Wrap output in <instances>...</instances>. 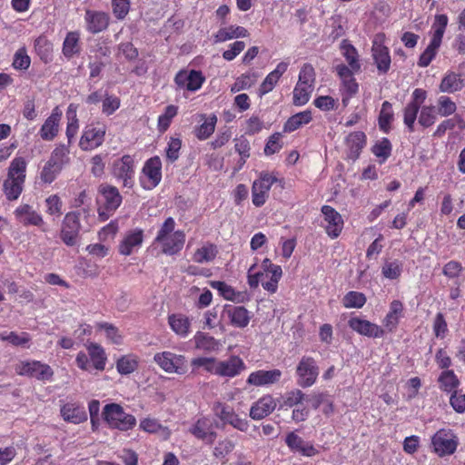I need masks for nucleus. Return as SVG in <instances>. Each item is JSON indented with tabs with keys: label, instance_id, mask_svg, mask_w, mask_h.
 Returning a JSON list of instances; mask_svg holds the SVG:
<instances>
[{
	"label": "nucleus",
	"instance_id": "obj_1",
	"mask_svg": "<svg viewBox=\"0 0 465 465\" xmlns=\"http://www.w3.org/2000/svg\"><path fill=\"white\" fill-rule=\"evenodd\" d=\"M193 369L203 367L208 373L225 379L239 376L246 369L243 360L238 355H230L227 359L215 357H197L191 361Z\"/></svg>",
	"mask_w": 465,
	"mask_h": 465
},
{
	"label": "nucleus",
	"instance_id": "obj_2",
	"mask_svg": "<svg viewBox=\"0 0 465 465\" xmlns=\"http://www.w3.org/2000/svg\"><path fill=\"white\" fill-rule=\"evenodd\" d=\"M176 223L173 217H168L162 223L153 239V245L160 247L161 253L173 256L183 248L186 235L183 230H175Z\"/></svg>",
	"mask_w": 465,
	"mask_h": 465
},
{
	"label": "nucleus",
	"instance_id": "obj_3",
	"mask_svg": "<svg viewBox=\"0 0 465 465\" xmlns=\"http://www.w3.org/2000/svg\"><path fill=\"white\" fill-rule=\"evenodd\" d=\"M256 264H253L248 270V284L252 289H256L261 283L262 288L274 293L277 292L279 281L282 275V270L280 265L274 264L268 258L262 262V271L252 272Z\"/></svg>",
	"mask_w": 465,
	"mask_h": 465
},
{
	"label": "nucleus",
	"instance_id": "obj_4",
	"mask_svg": "<svg viewBox=\"0 0 465 465\" xmlns=\"http://www.w3.org/2000/svg\"><path fill=\"white\" fill-rule=\"evenodd\" d=\"M27 162L22 156H15L7 169L3 183V191L8 201H15L21 195L26 178Z\"/></svg>",
	"mask_w": 465,
	"mask_h": 465
},
{
	"label": "nucleus",
	"instance_id": "obj_5",
	"mask_svg": "<svg viewBox=\"0 0 465 465\" xmlns=\"http://www.w3.org/2000/svg\"><path fill=\"white\" fill-rule=\"evenodd\" d=\"M102 417L110 429L120 431H128L136 426V418L125 412L124 409L118 403H108L102 411Z\"/></svg>",
	"mask_w": 465,
	"mask_h": 465
},
{
	"label": "nucleus",
	"instance_id": "obj_6",
	"mask_svg": "<svg viewBox=\"0 0 465 465\" xmlns=\"http://www.w3.org/2000/svg\"><path fill=\"white\" fill-rule=\"evenodd\" d=\"M98 193L101 196L97 209L98 219L101 222H105L114 214L122 204L123 197L117 187L107 183L100 184Z\"/></svg>",
	"mask_w": 465,
	"mask_h": 465
},
{
	"label": "nucleus",
	"instance_id": "obj_7",
	"mask_svg": "<svg viewBox=\"0 0 465 465\" xmlns=\"http://www.w3.org/2000/svg\"><path fill=\"white\" fill-rule=\"evenodd\" d=\"M15 371L19 376H25L43 382L52 381L54 374L50 365L37 360L20 361L15 364Z\"/></svg>",
	"mask_w": 465,
	"mask_h": 465
},
{
	"label": "nucleus",
	"instance_id": "obj_8",
	"mask_svg": "<svg viewBox=\"0 0 465 465\" xmlns=\"http://www.w3.org/2000/svg\"><path fill=\"white\" fill-rule=\"evenodd\" d=\"M275 183H283L273 173L262 171L259 173L252 185V202L256 207L262 206L269 198V193Z\"/></svg>",
	"mask_w": 465,
	"mask_h": 465
},
{
	"label": "nucleus",
	"instance_id": "obj_9",
	"mask_svg": "<svg viewBox=\"0 0 465 465\" xmlns=\"http://www.w3.org/2000/svg\"><path fill=\"white\" fill-rule=\"evenodd\" d=\"M111 173L117 181L122 182L123 187L132 189L134 186V157L124 154L121 158L115 159L112 163Z\"/></svg>",
	"mask_w": 465,
	"mask_h": 465
},
{
	"label": "nucleus",
	"instance_id": "obj_10",
	"mask_svg": "<svg viewBox=\"0 0 465 465\" xmlns=\"http://www.w3.org/2000/svg\"><path fill=\"white\" fill-rule=\"evenodd\" d=\"M458 445V437L450 429H440L431 437L432 451L440 458L452 455Z\"/></svg>",
	"mask_w": 465,
	"mask_h": 465
},
{
	"label": "nucleus",
	"instance_id": "obj_11",
	"mask_svg": "<svg viewBox=\"0 0 465 465\" xmlns=\"http://www.w3.org/2000/svg\"><path fill=\"white\" fill-rule=\"evenodd\" d=\"M106 131V125L100 122L85 125L79 140L80 149L87 152L100 147L105 140Z\"/></svg>",
	"mask_w": 465,
	"mask_h": 465
},
{
	"label": "nucleus",
	"instance_id": "obj_12",
	"mask_svg": "<svg viewBox=\"0 0 465 465\" xmlns=\"http://www.w3.org/2000/svg\"><path fill=\"white\" fill-rule=\"evenodd\" d=\"M153 361L167 373L183 375L188 371L186 357L170 351L156 352L153 356Z\"/></svg>",
	"mask_w": 465,
	"mask_h": 465
},
{
	"label": "nucleus",
	"instance_id": "obj_13",
	"mask_svg": "<svg viewBox=\"0 0 465 465\" xmlns=\"http://www.w3.org/2000/svg\"><path fill=\"white\" fill-rule=\"evenodd\" d=\"M386 35L382 32L374 35L371 41V56L380 74H387L391 69V57L385 45Z\"/></svg>",
	"mask_w": 465,
	"mask_h": 465
},
{
	"label": "nucleus",
	"instance_id": "obj_14",
	"mask_svg": "<svg viewBox=\"0 0 465 465\" xmlns=\"http://www.w3.org/2000/svg\"><path fill=\"white\" fill-rule=\"evenodd\" d=\"M213 411L223 425H230L242 432L249 430V420L242 418L231 405L218 401L214 403Z\"/></svg>",
	"mask_w": 465,
	"mask_h": 465
},
{
	"label": "nucleus",
	"instance_id": "obj_15",
	"mask_svg": "<svg viewBox=\"0 0 465 465\" xmlns=\"http://www.w3.org/2000/svg\"><path fill=\"white\" fill-rule=\"evenodd\" d=\"M81 228L80 213L77 211L67 213L62 222L60 239L68 247L76 245Z\"/></svg>",
	"mask_w": 465,
	"mask_h": 465
},
{
	"label": "nucleus",
	"instance_id": "obj_16",
	"mask_svg": "<svg viewBox=\"0 0 465 465\" xmlns=\"http://www.w3.org/2000/svg\"><path fill=\"white\" fill-rule=\"evenodd\" d=\"M162 161L157 155L147 159L142 168L141 185L145 190H152L162 181Z\"/></svg>",
	"mask_w": 465,
	"mask_h": 465
},
{
	"label": "nucleus",
	"instance_id": "obj_17",
	"mask_svg": "<svg viewBox=\"0 0 465 465\" xmlns=\"http://www.w3.org/2000/svg\"><path fill=\"white\" fill-rule=\"evenodd\" d=\"M205 80V76L200 70L181 69L174 75L173 83L177 90L193 93L202 88Z\"/></svg>",
	"mask_w": 465,
	"mask_h": 465
},
{
	"label": "nucleus",
	"instance_id": "obj_18",
	"mask_svg": "<svg viewBox=\"0 0 465 465\" xmlns=\"http://www.w3.org/2000/svg\"><path fill=\"white\" fill-rule=\"evenodd\" d=\"M297 383L302 388L312 386L319 376V366L312 356H302L296 367Z\"/></svg>",
	"mask_w": 465,
	"mask_h": 465
},
{
	"label": "nucleus",
	"instance_id": "obj_19",
	"mask_svg": "<svg viewBox=\"0 0 465 465\" xmlns=\"http://www.w3.org/2000/svg\"><path fill=\"white\" fill-rule=\"evenodd\" d=\"M189 432L194 438L208 445L213 444L218 435L213 421L209 416L199 417L190 427Z\"/></svg>",
	"mask_w": 465,
	"mask_h": 465
},
{
	"label": "nucleus",
	"instance_id": "obj_20",
	"mask_svg": "<svg viewBox=\"0 0 465 465\" xmlns=\"http://www.w3.org/2000/svg\"><path fill=\"white\" fill-rule=\"evenodd\" d=\"M321 212L323 215L322 227L331 239H337L344 227V221L341 214L330 205H322Z\"/></svg>",
	"mask_w": 465,
	"mask_h": 465
},
{
	"label": "nucleus",
	"instance_id": "obj_21",
	"mask_svg": "<svg viewBox=\"0 0 465 465\" xmlns=\"http://www.w3.org/2000/svg\"><path fill=\"white\" fill-rule=\"evenodd\" d=\"M348 326L360 335L369 338L376 339L385 336V331L381 326L357 316L349 319Z\"/></svg>",
	"mask_w": 465,
	"mask_h": 465
},
{
	"label": "nucleus",
	"instance_id": "obj_22",
	"mask_svg": "<svg viewBox=\"0 0 465 465\" xmlns=\"http://www.w3.org/2000/svg\"><path fill=\"white\" fill-rule=\"evenodd\" d=\"M404 304L400 300H392L389 305V311L382 319V328L386 333L394 332L401 320L404 317Z\"/></svg>",
	"mask_w": 465,
	"mask_h": 465
},
{
	"label": "nucleus",
	"instance_id": "obj_23",
	"mask_svg": "<svg viewBox=\"0 0 465 465\" xmlns=\"http://www.w3.org/2000/svg\"><path fill=\"white\" fill-rule=\"evenodd\" d=\"M62 116L63 112L60 106L54 107L39 130V135L44 141H53L58 135Z\"/></svg>",
	"mask_w": 465,
	"mask_h": 465
},
{
	"label": "nucleus",
	"instance_id": "obj_24",
	"mask_svg": "<svg viewBox=\"0 0 465 465\" xmlns=\"http://www.w3.org/2000/svg\"><path fill=\"white\" fill-rule=\"evenodd\" d=\"M284 441L289 450L293 453H298L304 457H313L319 453V450L312 442L304 440L294 431L289 432Z\"/></svg>",
	"mask_w": 465,
	"mask_h": 465
},
{
	"label": "nucleus",
	"instance_id": "obj_25",
	"mask_svg": "<svg viewBox=\"0 0 465 465\" xmlns=\"http://www.w3.org/2000/svg\"><path fill=\"white\" fill-rule=\"evenodd\" d=\"M85 28L91 34L105 31L110 24V15L103 11L87 9L84 14Z\"/></svg>",
	"mask_w": 465,
	"mask_h": 465
},
{
	"label": "nucleus",
	"instance_id": "obj_26",
	"mask_svg": "<svg viewBox=\"0 0 465 465\" xmlns=\"http://www.w3.org/2000/svg\"><path fill=\"white\" fill-rule=\"evenodd\" d=\"M143 238L144 232L141 228H135L126 232L118 245L119 253L124 256L131 255L135 250L142 246Z\"/></svg>",
	"mask_w": 465,
	"mask_h": 465
},
{
	"label": "nucleus",
	"instance_id": "obj_27",
	"mask_svg": "<svg viewBox=\"0 0 465 465\" xmlns=\"http://www.w3.org/2000/svg\"><path fill=\"white\" fill-rule=\"evenodd\" d=\"M282 371L279 369L258 370L250 373L246 383L251 386L263 387L279 382L282 378Z\"/></svg>",
	"mask_w": 465,
	"mask_h": 465
},
{
	"label": "nucleus",
	"instance_id": "obj_28",
	"mask_svg": "<svg viewBox=\"0 0 465 465\" xmlns=\"http://www.w3.org/2000/svg\"><path fill=\"white\" fill-rule=\"evenodd\" d=\"M209 284L213 289L217 290L219 295L226 301L242 303L250 300V296L246 291H236L232 286L229 285L225 282L211 281Z\"/></svg>",
	"mask_w": 465,
	"mask_h": 465
},
{
	"label": "nucleus",
	"instance_id": "obj_29",
	"mask_svg": "<svg viewBox=\"0 0 465 465\" xmlns=\"http://www.w3.org/2000/svg\"><path fill=\"white\" fill-rule=\"evenodd\" d=\"M276 401L274 398L266 394L252 403L250 408V417L254 420H260L269 416L276 408Z\"/></svg>",
	"mask_w": 465,
	"mask_h": 465
},
{
	"label": "nucleus",
	"instance_id": "obj_30",
	"mask_svg": "<svg viewBox=\"0 0 465 465\" xmlns=\"http://www.w3.org/2000/svg\"><path fill=\"white\" fill-rule=\"evenodd\" d=\"M167 322L173 332L182 339L187 338L191 333L192 321L182 312L169 314Z\"/></svg>",
	"mask_w": 465,
	"mask_h": 465
},
{
	"label": "nucleus",
	"instance_id": "obj_31",
	"mask_svg": "<svg viewBox=\"0 0 465 465\" xmlns=\"http://www.w3.org/2000/svg\"><path fill=\"white\" fill-rule=\"evenodd\" d=\"M15 219L24 226L41 227L45 222L40 213L33 209L29 204H21L14 212Z\"/></svg>",
	"mask_w": 465,
	"mask_h": 465
},
{
	"label": "nucleus",
	"instance_id": "obj_32",
	"mask_svg": "<svg viewBox=\"0 0 465 465\" xmlns=\"http://www.w3.org/2000/svg\"><path fill=\"white\" fill-rule=\"evenodd\" d=\"M60 413L64 420L80 424L87 420L84 408L76 402H67L61 406Z\"/></svg>",
	"mask_w": 465,
	"mask_h": 465
},
{
	"label": "nucleus",
	"instance_id": "obj_33",
	"mask_svg": "<svg viewBox=\"0 0 465 465\" xmlns=\"http://www.w3.org/2000/svg\"><path fill=\"white\" fill-rule=\"evenodd\" d=\"M225 312L230 323L236 328L243 329L251 321V312L243 306H226Z\"/></svg>",
	"mask_w": 465,
	"mask_h": 465
},
{
	"label": "nucleus",
	"instance_id": "obj_34",
	"mask_svg": "<svg viewBox=\"0 0 465 465\" xmlns=\"http://www.w3.org/2000/svg\"><path fill=\"white\" fill-rule=\"evenodd\" d=\"M366 134L361 131L352 132L345 139L348 148V157L351 160L359 158L362 149L366 145Z\"/></svg>",
	"mask_w": 465,
	"mask_h": 465
},
{
	"label": "nucleus",
	"instance_id": "obj_35",
	"mask_svg": "<svg viewBox=\"0 0 465 465\" xmlns=\"http://www.w3.org/2000/svg\"><path fill=\"white\" fill-rule=\"evenodd\" d=\"M464 85L465 83L460 74L447 71L439 84V90L441 93L454 94L462 90Z\"/></svg>",
	"mask_w": 465,
	"mask_h": 465
},
{
	"label": "nucleus",
	"instance_id": "obj_36",
	"mask_svg": "<svg viewBox=\"0 0 465 465\" xmlns=\"http://www.w3.org/2000/svg\"><path fill=\"white\" fill-rule=\"evenodd\" d=\"M289 64L281 62L277 64L276 68L269 73L260 85V94L263 95L273 90L280 78L287 71Z\"/></svg>",
	"mask_w": 465,
	"mask_h": 465
},
{
	"label": "nucleus",
	"instance_id": "obj_37",
	"mask_svg": "<svg viewBox=\"0 0 465 465\" xmlns=\"http://www.w3.org/2000/svg\"><path fill=\"white\" fill-rule=\"evenodd\" d=\"M249 36V32L246 28L240 25H230L227 27L220 28L213 35L214 43H223L234 38H243Z\"/></svg>",
	"mask_w": 465,
	"mask_h": 465
},
{
	"label": "nucleus",
	"instance_id": "obj_38",
	"mask_svg": "<svg viewBox=\"0 0 465 465\" xmlns=\"http://www.w3.org/2000/svg\"><path fill=\"white\" fill-rule=\"evenodd\" d=\"M86 350L94 369L99 371H104L107 362L104 349L98 343L91 342L86 346Z\"/></svg>",
	"mask_w": 465,
	"mask_h": 465
},
{
	"label": "nucleus",
	"instance_id": "obj_39",
	"mask_svg": "<svg viewBox=\"0 0 465 465\" xmlns=\"http://www.w3.org/2000/svg\"><path fill=\"white\" fill-rule=\"evenodd\" d=\"M218 252L219 250L215 243L206 242L194 251L192 260L197 263L212 262L216 258Z\"/></svg>",
	"mask_w": 465,
	"mask_h": 465
},
{
	"label": "nucleus",
	"instance_id": "obj_40",
	"mask_svg": "<svg viewBox=\"0 0 465 465\" xmlns=\"http://www.w3.org/2000/svg\"><path fill=\"white\" fill-rule=\"evenodd\" d=\"M66 129L65 135L67 138V144L71 145L75 139V136L79 130V119L77 117V105L70 104L66 111Z\"/></svg>",
	"mask_w": 465,
	"mask_h": 465
},
{
	"label": "nucleus",
	"instance_id": "obj_41",
	"mask_svg": "<svg viewBox=\"0 0 465 465\" xmlns=\"http://www.w3.org/2000/svg\"><path fill=\"white\" fill-rule=\"evenodd\" d=\"M199 117L201 120H204V122L199 126H196L193 133L198 140L205 141L211 137L215 131L217 116L214 114H212L206 117L204 114H202Z\"/></svg>",
	"mask_w": 465,
	"mask_h": 465
},
{
	"label": "nucleus",
	"instance_id": "obj_42",
	"mask_svg": "<svg viewBox=\"0 0 465 465\" xmlns=\"http://www.w3.org/2000/svg\"><path fill=\"white\" fill-rule=\"evenodd\" d=\"M312 120V114L311 110H305L297 113L287 119L283 124V133H292L303 125L308 124Z\"/></svg>",
	"mask_w": 465,
	"mask_h": 465
},
{
	"label": "nucleus",
	"instance_id": "obj_43",
	"mask_svg": "<svg viewBox=\"0 0 465 465\" xmlns=\"http://www.w3.org/2000/svg\"><path fill=\"white\" fill-rule=\"evenodd\" d=\"M63 54L71 59L81 52L80 33L78 31H72L67 33L62 47Z\"/></svg>",
	"mask_w": 465,
	"mask_h": 465
},
{
	"label": "nucleus",
	"instance_id": "obj_44",
	"mask_svg": "<svg viewBox=\"0 0 465 465\" xmlns=\"http://www.w3.org/2000/svg\"><path fill=\"white\" fill-rule=\"evenodd\" d=\"M458 128L460 131L465 129V120L460 114H455L451 118H446L440 123L433 133V137L440 138L444 136L447 131Z\"/></svg>",
	"mask_w": 465,
	"mask_h": 465
},
{
	"label": "nucleus",
	"instance_id": "obj_45",
	"mask_svg": "<svg viewBox=\"0 0 465 465\" xmlns=\"http://www.w3.org/2000/svg\"><path fill=\"white\" fill-rule=\"evenodd\" d=\"M195 348L206 352L219 350L220 342L213 336L203 331H197L193 336Z\"/></svg>",
	"mask_w": 465,
	"mask_h": 465
},
{
	"label": "nucleus",
	"instance_id": "obj_46",
	"mask_svg": "<svg viewBox=\"0 0 465 465\" xmlns=\"http://www.w3.org/2000/svg\"><path fill=\"white\" fill-rule=\"evenodd\" d=\"M394 120L392 104L389 101H384L378 117L379 128L384 134H389L391 129V123Z\"/></svg>",
	"mask_w": 465,
	"mask_h": 465
},
{
	"label": "nucleus",
	"instance_id": "obj_47",
	"mask_svg": "<svg viewBox=\"0 0 465 465\" xmlns=\"http://www.w3.org/2000/svg\"><path fill=\"white\" fill-rule=\"evenodd\" d=\"M341 50L348 65L355 72L361 70V63L357 49L350 43L349 40L344 39L341 44Z\"/></svg>",
	"mask_w": 465,
	"mask_h": 465
},
{
	"label": "nucleus",
	"instance_id": "obj_48",
	"mask_svg": "<svg viewBox=\"0 0 465 465\" xmlns=\"http://www.w3.org/2000/svg\"><path fill=\"white\" fill-rule=\"evenodd\" d=\"M70 146L60 143L52 151L48 161L56 167L63 168L70 162Z\"/></svg>",
	"mask_w": 465,
	"mask_h": 465
},
{
	"label": "nucleus",
	"instance_id": "obj_49",
	"mask_svg": "<svg viewBox=\"0 0 465 465\" xmlns=\"http://www.w3.org/2000/svg\"><path fill=\"white\" fill-rule=\"evenodd\" d=\"M139 366L138 356L126 354L121 356L115 363L116 370L121 375H129L135 371Z\"/></svg>",
	"mask_w": 465,
	"mask_h": 465
},
{
	"label": "nucleus",
	"instance_id": "obj_50",
	"mask_svg": "<svg viewBox=\"0 0 465 465\" xmlns=\"http://www.w3.org/2000/svg\"><path fill=\"white\" fill-rule=\"evenodd\" d=\"M35 51L44 63L52 60L53 44L44 35L38 36L34 44Z\"/></svg>",
	"mask_w": 465,
	"mask_h": 465
},
{
	"label": "nucleus",
	"instance_id": "obj_51",
	"mask_svg": "<svg viewBox=\"0 0 465 465\" xmlns=\"http://www.w3.org/2000/svg\"><path fill=\"white\" fill-rule=\"evenodd\" d=\"M0 341H6L15 347H28L31 341V335L28 332L22 331H3L0 332Z\"/></svg>",
	"mask_w": 465,
	"mask_h": 465
},
{
	"label": "nucleus",
	"instance_id": "obj_52",
	"mask_svg": "<svg viewBox=\"0 0 465 465\" xmlns=\"http://www.w3.org/2000/svg\"><path fill=\"white\" fill-rule=\"evenodd\" d=\"M438 382L440 390L445 392H453L460 386V381L452 370L443 371L438 378Z\"/></svg>",
	"mask_w": 465,
	"mask_h": 465
},
{
	"label": "nucleus",
	"instance_id": "obj_53",
	"mask_svg": "<svg viewBox=\"0 0 465 465\" xmlns=\"http://www.w3.org/2000/svg\"><path fill=\"white\" fill-rule=\"evenodd\" d=\"M340 92L341 94V103L344 107L348 106L350 100L359 92V84L355 77L341 82Z\"/></svg>",
	"mask_w": 465,
	"mask_h": 465
},
{
	"label": "nucleus",
	"instance_id": "obj_54",
	"mask_svg": "<svg viewBox=\"0 0 465 465\" xmlns=\"http://www.w3.org/2000/svg\"><path fill=\"white\" fill-rule=\"evenodd\" d=\"M441 43L442 42L430 38V44L419 57L417 64L420 67L424 68L430 65V64L436 57Z\"/></svg>",
	"mask_w": 465,
	"mask_h": 465
},
{
	"label": "nucleus",
	"instance_id": "obj_55",
	"mask_svg": "<svg viewBox=\"0 0 465 465\" xmlns=\"http://www.w3.org/2000/svg\"><path fill=\"white\" fill-rule=\"evenodd\" d=\"M403 271V264L399 260L388 261L386 260L381 266V274L384 278L389 280L400 279Z\"/></svg>",
	"mask_w": 465,
	"mask_h": 465
},
{
	"label": "nucleus",
	"instance_id": "obj_56",
	"mask_svg": "<svg viewBox=\"0 0 465 465\" xmlns=\"http://www.w3.org/2000/svg\"><path fill=\"white\" fill-rule=\"evenodd\" d=\"M177 114L178 106L173 104L167 105L164 109L163 114L158 116L157 130L162 134L165 133L170 127L173 119L177 115Z\"/></svg>",
	"mask_w": 465,
	"mask_h": 465
},
{
	"label": "nucleus",
	"instance_id": "obj_57",
	"mask_svg": "<svg viewBox=\"0 0 465 465\" xmlns=\"http://www.w3.org/2000/svg\"><path fill=\"white\" fill-rule=\"evenodd\" d=\"M366 302L365 294L356 291L348 292L341 300L343 307L348 309H361L365 305Z\"/></svg>",
	"mask_w": 465,
	"mask_h": 465
},
{
	"label": "nucleus",
	"instance_id": "obj_58",
	"mask_svg": "<svg viewBox=\"0 0 465 465\" xmlns=\"http://www.w3.org/2000/svg\"><path fill=\"white\" fill-rule=\"evenodd\" d=\"M257 75L255 73L242 74L235 79V82L231 86V93L235 94L242 90H246L252 87L256 82Z\"/></svg>",
	"mask_w": 465,
	"mask_h": 465
},
{
	"label": "nucleus",
	"instance_id": "obj_59",
	"mask_svg": "<svg viewBox=\"0 0 465 465\" xmlns=\"http://www.w3.org/2000/svg\"><path fill=\"white\" fill-rule=\"evenodd\" d=\"M313 87L297 83L293 89L292 103L296 106L306 104L311 97Z\"/></svg>",
	"mask_w": 465,
	"mask_h": 465
},
{
	"label": "nucleus",
	"instance_id": "obj_60",
	"mask_svg": "<svg viewBox=\"0 0 465 465\" xmlns=\"http://www.w3.org/2000/svg\"><path fill=\"white\" fill-rule=\"evenodd\" d=\"M457 110L456 103L447 95H441L437 100V114L441 117H449Z\"/></svg>",
	"mask_w": 465,
	"mask_h": 465
},
{
	"label": "nucleus",
	"instance_id": "obj_61",
	"mask_svg": "<svg viewBox=\"0 0 465 465\" xmlns=\"http://www.w3.org/2000/svg\"><path fill=\"white\" fill-rule=\"evenodd\" d=\"M436 120L437 111L435 110V106L430 104L420 107L418 122L423 128L432 126L436 123Z\"/></svg>",
	"mask_w": 465,
	"mask_h": 465
},
{
	"label": "nucleus",
	"instance_id": "obj_62",
	"mask_svg": "<svg viewBox=\"0 0 465 465\" xmlns=\"http://www.w3.org/2000/svg\"><path fill=\"white\" fill-rule=\"evenodd\" d=\"M96 328L100 331H104L106 338L111 341L112 343L120 345L123 342V336L119 329L109 322H98Z\"/></svg>",
	"mask_w": 465,
	"mask_h": 465
},
{
	"label": "nucleus",
	"instance_id": "obj_63",
	"mask_svg": "<svg viewBox=\"0 0 465 465\" xmlns=\"http://www.w3.org/2000/svg\"><path fill=\"white\" fill-rule=\"evenodd\" d=\"M31 58L25 47H20L14 54L12 66L15 70L25 71L30 67Z\"/></svg>",
	"mask_w": 465,
	"mask_h": 465
},
{
	"label": "nucleus",
	"instance_id": "obj_64",
	"mask_svg": "<svg viewBox=\"0 0 465 465\" xmlns=\"http://www.w3.org/2000/svg\"><path fill=\"white\" fill-rule=\"evenodd\" d=\"M391 143L386 137L378 141L371 148L372 153L379 158H382L381 162L386 161L391 154Z\"/></svg>",
	"mask_w": 465,
	"mask_h": 465
}]
</instances>
